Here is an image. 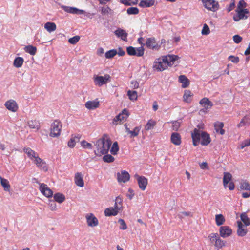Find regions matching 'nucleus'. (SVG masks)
<instances>
[{
	"mask_svg": "<svg viewBox=\"0 0 250 250\" xmlns=\"http://www.w3.org/2000/svg\"><path fill=\"white\" fill-rule=\"evenodd\" d=\"M220 237L217 233H211L208 236L210 243L217 250L222 249L226 245V241L222 240Z\"/></svg>",
	"mask_w": 250,
	"mask_h": 250,
	"instance_id": "5",
	"label": "nucleus"
},
{
	"mask_svg": "<svg viewBox=\"0 0 250 250\" xmlns=\"http://www.w3.org/2000/svg\"><path fill=\"white\" fill-rule=\"evenodd\" d=\"M179 82L182 83V88L188 87L190 84L188 79L185 75H180L178 78Z\"/></svg>",
	"mask_w": 250,
	"mask_h": 250,
	"instance_id": "26",
	"label": "nucleus"
},
{
	"mask_svg": "<svg viewBox=\"0 0 250 250\" xmlns=\"http://www.w3.org/2000/svg\"><path fill=\"white\" fill-rule=\"evenodd\" d=\"M135 177L137 181L139 188L142 190H145L148 184L147 178L138 175H135Z\"/></svg>",
	"mask_w": 250,
	"mask_h": 250,
	"instance_id": "13",
	"label": "nucleus"
},
{
	"mask_svg": "<svg viewBox=\"0 0 250 250\" xmlns=\"http://www.w3.org/2000/svg\"><path fill=\"white\" fill-rule=\"evenodd\" d=\"M93 80L95 86L101 87L111 81V76L108 74L104 76L95 74L93 76Z\"/></svg>",
	"mask_w": 250,
	"mask_h": 250,
	"instance_id": "6",
	"label": "nucleus"
},
{
	"mask_svg": "<svg viewBox=\"0 0 250 250\" xmlns=\"http://www.w3.org/2000/svg\"><path fill=\"white\" fill-rule=\"evenodd\" d=\"M250 145V140H245L241 145V149H243L245 147Z\"/></svg>",
	"mask_w": 250,
	"mask_h": 250,
	"instance_id": "61",
	"label": "nucleus"
},
{
	"mask_svg": "<svg viewBox=\"0 0 250 250\" xmlns=\"http://www.w3.org/2000/svg\"><path fill=\"white\" fill-rule=\"evenodd\" d=\"M126 12L128 15H137L139 13V9L137 7H131L127 9Z\"/></svg>",
	"mask_w": 250,
	"mask_h": 250,
	"instance_id": "47",
	"label": "nucleus"
},
{
	"mask_svg": "<svg viewBox=\"0 0 250 250\" xmlns=\"http://www.w3.org/2000/svg\"><path fill=\"white\" fill-rule=\"evenodd\" d=\"M237 12L238 13V16L233 17V20L235 21H238L240 19L247 18V16H245V14L249 13V11L247 9H237Z\"/></svg>",
	"mask_w": 250,
	"mask_h": 250,
	"instance_id": "18",
	"label": "nucleus"
},
{
	"mask_svg": "<svg viewBox=\"0 0 250 250\" xmlns=\"http://www.w3.org/2000/svg\"><path fill=\"white\" fill-rule=\"evenodd\" d=\"M245 125H249V124H248L247 122H246V119L244 117L242 120L241 121H240V122L239 123V124H238L237 125V127H242Z\"/></svg>",
	"mask_w": 250,
	"mask_h": 250,
	"instance_id": "62",
	"label": "nucleus"
},
{
	"mask_svg": "<svg viewBox=\"0 0 250 250\" xmlns=\"http://www.w3.org/2000/svg\"><path fill=\"white\" fill-rule=\"evenodd\" d=\"M5 106L7 109L12 112L17 110L18 106L16 102L13 100H10L5 103Z\"/></svg>",
	"mask_w": 250,
	"mask_h": 250,
	"instance_id": "17",
	"label": "nucleus"
},
{
	"mask_svg": "<svg viewBox=\"0 0 250 250\" xmlns=\"http://www.w3.org/2000/svg\"><path fill=\"white\" fill-rule=\"evenodd\" d=\"M215 219L216 224L218 226H220L223 225L225 221V219L224 217L221 214L216 215Z\"/></svg>",
	"mask_w": 250,
	"mask_h": 250,
	"instance_id": "37",
	"label": "nucleus"
},
{
	"mask_svg": "<svg viewBox=\"0 0 250 250\" xmlns=\"http://www.w3.org/2000/svg\"><path fill=\"white\" fill-rule=\"evenodd\" d=\"M23 151L31 160H33L38 156L36 152L30 148H24Z\"/></svg>",
	"mask_w": 250,
	"mask_h": 250,
	"instance_id": "30",
	"label": "nucleus"
},
{
	"mask_svg": "<svg viewBox=\"0 0 250 250\" xmlns=\"http://www.w3.org/2000/svg\"><path fill=\"white\" fill-rule=\"evenodd\" d=\"M119 148L117 142L113 143L111 148L110 149V152L113 155H116L119 151Z\"/></svg>",
	"mask_w": 250,
	"mask_h": 250,
	"instance_id": "45",
	"label": "nucleus"
},
{
	"mask_svg": "<svg viewBox=\"0 0 250 250\" xmlns=\"http://www.w3.org/2000/svg\"><path fill=\"white\" fill-rule=\"evenodd\" d=\"M62 125L61 122L55 120L52 124L50 128V136L52 137H57L60 135Z\"/></svg>",
	"mask_w": 250,
	"mask_h": 250,
	"instance_id": "7",
	"label": "nucleus"
},
{
	"mask_svg": "<svg viewBox=\"0 0 250 250\" xmlns=\"http://www.w3.org/2000/svg\"><path fill=\"white\" fill-rule=\"evenodd\" d=\"M192 216V214L190 212L183 211V212H181L180 213V214H179L178 215V216H179V218H180V219L183 218L185 216Z\"/></svg>",
	"mask_w": 250,
	"mask_h": 250,
	"instance_id": "55",
	"label": "nucleus"
},
{
	"mask_svg": "<svg viewBox=\"0 0 250 250\" xmlns=\"http://www.w3.org/2000/svg\"><path fill=\"white\" fill-rule=\"evenodd\" d=\"M115 34L124 41H126L127 33L123 29L118 28L114 31Z\"/></svg>",
	"mask_w": 250,
	"mask_h": 250,
	"instance_id": "27",
	"label": "nucleus"
},
{
	"mask_svg": "<svg viewBox=\"0 0 250 250\" xmlns=\"http://www.w3.org/2000/svg\"><path fill=\"white\" fill-rule=\"evenodd\" d=\"M126 52L129 56L142 57L144 54V48L142 46L135 48L130 46L126 48Z\"/></svg>",
	"mask_w": 250,
	"mask_h": 250,
	"instance_id": "9",
	"label": "nucleus"
},
{
	"mask_svg": "<svg viewBox=\"0 0 250 250\" xmlns=\"http://www.w3.org/2000/svg\"><path fill=\"white\" fill-rule=\"evenodd\" d=\"M85 106L89 110H93L99 106V102L97 101H88L85 104Z\"/></svg>",
	"mask_w": 250,
	"mask_h": 250,
	"instance_id": "23",
	"label": "nucleus"
},
{
	"mask_svg": "<svg viewBox=\"0 0 250 250\" xmlns=\"http://www.w3.org/2000/svg\"><path fill=\"white\" fill-rule=\"evenodd\" d=\"M172 123V129L173 130L177 131L180 126V123L178 121H174Z\"/></svg>",
	"mask_w": 250,
	"mask_h": 250,
	"instance_id": "56",
	"label": "nucleus"
},
{
	"mask_svg": "<svg viewBox=\"0 0 250 250\" xmlns=\"http://www.w3.org/2000/svg\"><path fill=\"white\" fill-rule=\"evenodd\" d=\"M146 46L150 49L158 50L160 46L156 43L154 38H148L146 42Z\"/></svg>",
	"mask_w": 250,
	"mask_h": 250,
	"instance_id": "19",
	"label": "nucleus"
},
{
	"mask_svg": "<svg viewBox=\"0 0 250 250\" xmlns=\"http://www.w3.org/2000/svg\"><path fill=\"white\" fill-rule=\"evenodd\" d=\"M127 96L129 99L132 101H135L137 99V93L136 91H127Z\"/></svg>",
	"mask_w": 250,
	"mask_h": 250,
	"instance_id": "44",
	"label": "nucleus"
},
{
	"mask_svg": "<svg viewBox=\"0 0 250 250\" xmlns=\"http://www.w3.org/2000/svg\"><path fill=\"white\" fill-rule=\"evenodd\" d=\"M117 54L120 56H123L125 54V52L122 49L121 47H119L118 48V50L117 51Z\"/></svg>",
	"mask_w": 250,
	"mask_h": 250,
	"instance_id": "63",
	"label": "nucleus"
},
{
	"mask_svg": "<svg viewBox=\"0 0 250 250\" xmlns=\"http://www.w3.org/2000/svg\"><path fill=\"white\" fill-rule=\"evenodd\" d=\"M233 40L236 43H239L241 42L242 38L238 35H235L233 37Z\"/></svg>",
	"mask_w": 250,
	"mask_h": 250,
	"instance_id": "59",
	"label": "nucleus"
},
{
	"mask_svg": "<svg viewBox=\"0 0 250 250\" xmlns=\"http://www.w3.org/2000/svg\"><path fill=\"white\" fill-rule=\"evenodd\" d=\"M118 222L120 224L121 226L120 229L122 230H125L127 229V226L125 221L122 219H119Z\"/></svg>",
	"mask_w": 250,
	"mask_h": 250,
	"instance_id": "54",
	"label": "nucleus"
},
{
	"mask_svg": "<svg viewBox=\"0 0 250 250\" xmlns=\"http://www.w3.org/2000/svg\"><path fill=\"white\" fill-rule=\"evenodd\" d=\"M29 127L36 130H38L40 128V124L38 121L30 120L28 122Z\"/></svg>",
	"mask_w": 250,
	"mask_h": 250,
	"instance_id": "31",
	"label": "nucleus"
},
{
	"mask_svg": "<svg viewBox=\"0 0 250 250\" xmlns=\"http://www.w3.org/2000/svg\"><path fill=\"white\" fill-rule=\"evenodd\" d=\"M192 96L191 92L188 90H186L184 91L183 95V101L187 103H189L191 101V97Z\"/></svg>",
	"mask_w": 250,
	"mask_h": 250,
	"instance_id": "36",
	"label": "nucleus"
},
{
	"mask_svg": "<svg viewBox=\"0 0 250 250\" xmlns=\"http://www.w3.org/2000/svg\"><path fill=\"white\" fill-rule=\"evenodd\" d=\"M34 163L40 169L46 172L47 171V167L45 161L37 156L34 160Z\"/></svg>",
	"mask_w": 250,
	"mask_h": 250,
	"instance_id": "14",
	"label": "nucleus"
},
{
	"mask_svg": "<svg viewBox=\"0 0 250 250\" xmlns=\"http://www.w3.org/2000/svg\"><path fill=\"white\" fill-rule=\"evenodd\" d=\"M81 143L82 146L84 148L92 149V144L87 142L85 140L82 141Z\"/></svg>",
	"mask_w": 250,
	"mask_h": 250,
	"instance_id": "52",
	"label": "nucleus"
},
{
	"mask_svg": "<svg viewBox=\"0 0 250 250\" xmlns=\"http://www.w3.org/2000/svg\"><path fill=\"white\" fill-rule=\"evenodd\" d=\"M238 229L237 234L239 236H244L247 233V229L244 227L241 221H237Z\"/></svg>",
	"mask_w": 250,
	"mask_h": 250,
	"instance_id": "24",
	"label": "nucleus"
},
{
	"mask_svg": "<svg viewBox=\"0 0 250 250\" xmlns=\"http://www.w3.org/2000/svg\"><path fill=\"white\" fill-rule=\"evenodd\" d=\"M154 0H145L140 1L139 5L142 7H149L154 4Z\"/></svg>",
	"mask_w": 250,
	"mask_h": 250,
	"instance_id": "33",
	"label": "nucleus"
},
{
	"mask_svg": "<svg viewBox=\"0 0 250 250\" xmlns=\"http://www.w3.org/2000/svg\"><path fill=\"white\" fill-rule=\"evenodd\" d=\"M103 161L107 163L113 162L114 161V158L109 154L105 155L103 157Z\"/></svg>",
	"mask_w": 250,
	"mask_h": 250,
	"instance_id": "50",
	"label": "nucleus"
},
{
	"mask_svg": "<svg viewBox=\"0 0 250 250\" xmlns=\"http://www.w3.org/2000/svg\"><path fill=\"white\" fill-rule=\"evenodd\" d=\"M55 202V201H50L49 203V208L52 211H55L57 209V206Z\"/></svg>",
	"mask_w": 250,
	"mask_h": 250,
	"instance_id": "57",
	"label": "nucleus"
},
{
	"mask_svg": "<svg viewBox=\"0 0 250 250\" xmlns=\"http://www.w3.org/2000/svg\"><path fill=\"white\" fill-rule=\"evenodd\" d=\"M240 189L250 191V184L247 181H243L240 183Z\"/></svg>",
	"mask_w": 250,
	"mask_h": 250,
	"instance_id": "46",
	"label": "nucleus"
},
{
	"mask_svg": "<svg viewBox=\"0 0 250 250\" xmlns=\"http://www.w3.org/2000/svg\"><path fill=\"white\" fill-rule=\"evenodd\" d=\"M128 117V111L126 109H124L121 113L116 116L113 120V123L117 121H122L126 119Z\"/></svg>",
	"mask_w": 250,
	"mask_h": 250,
	"instance_id": "21",
	"label": "nucleus"
},
{
	"mask_svg": "<svg viewBox=\"0 0 250 250\" xmlns=\"http://www.w3.org/2000/svg\"><path fill=\"white\" fill-rule=\"evenodd\" d=\"M86 223L89 227H94L98 225V219L92 213H88L85 216Z\"/></svg>",
	"mask_w": 250,
	"mask_h": 250,
	"instance_id": "10",
	"label": "nucleus"
},
{
	"mask_svg": "<svg viewBox=\"0 0 250 250\" xmlns=\"http://www.w3.org/2000/svg\"><path fill=\"white\" fill-rule=\"evenodd\" d=\"M170 140L171 143L176 146H179L181 143V138L180 134L178 133H172L171 135Z\"/></svg>",
	"mask_w": 250,
	"mask_h": 250,
	"instance_id": "22",
	"label": "nucleus"
},
{
	"mask_svg": "<svg viewBox=\"0 0 250 250\" xmlns=\"http://www.w3.org/2000/svg\"><path fill=\"white\" fill-rule=\"evenodd\" d=\"M240 217L242 221L246 225V226H249L250 224V219L246 213H242Z\"/></svg>",
	"mask_w": 250,
	"mask_h": 250,
	"instance_id": "48",
	"label": "nucleus"
},
{
	"mask_svg": "<svg viewBox=\"0 0 250 250\" xmlns=\"http://www.w3.org/2000/svg\"><path fill=\"white\" fill-rule=\"evenodd\" d=\"M116 54H117V50L116 49H111L105 53V57L106 59H111Z\"/></svg>",
	"mask_w": 250,
	"mask_h": 250,
	"instance_id": "43",
	"label": "nucleus"
},
{
	"mask_svg": "<svg viewBox=\"0 0 250 250\" xmlns=\"http://www.w3.org/2000/svg\"><path fill=\"white\" fill-rule=\"evenodd\" d=\"M83 178V176L81 173L77 172L75 174L74 178L75 183L77 186L80 188H82L84 186Z\"/></svg>",
	"mask_w": 250,
	"mask_h": 250,
	"instance_id": "20",
	"label": "nucleus"
},
{
	"mask_svg": "<svg viewBox=\"0 0 250 250\" xmlns=\"http://www.w3.org/2000/svg\"><path fill=\"white\" fill-rule=\"evenodd\" d=\"M130 175L126 171H122L117 173V179L119 182L125 183L129 180Z\"/></svg>",
	"mask_w": 250,
	"mask_h": 250,
	"instance_id": "15",
	"label": "nucleus"
},
{
	"mask_svg": "<svg viewBox=\"0 0 250 250\" xmlns=\"http://www.w3.org/2000/svg\"><path fill=\"white\" fill-rule=\"evenodd\" d=\"M231 178L232 175L230 173L224 172L223 182L225 188H226L227 184L231 181Z\"/></svg>",
	"mask_w": 250,
	"mask_h": 250,
	"instance_id": "35",
	"label": "nucleus"
},
{
	"mask_svg": "<svg viewBox=\"0 0 250 250\" xmlns=\"http://www.w3.org/2000/svg\"><path fill=\"white\" fill-rule=\"evenodd\" d=\"M228 59L230 60L231 62L235 63H237L239 62V58L238 57H235L234 56H229L228 57Z\"/></svg>",
	"mask_w": 250,
	"mask_h": 250,
	"instance_id": "58",
	"label": "nucleus"
},
{
	"mask_svg": "<svg viewBox=\"0 0 250 250\" xmlns=\"http://www.w3.org/2000/svg\"><path fill=\"white\" fill-rule=\"evenodd\" d=\"M24 50L26 52L29 53L31 55H34L37 52V48L32 45H28L24 47Z\"/></svg>",
	"mask_w": 250,
	"mask_h": 250,
	"instance_id": "40",
	"label": "nucleus"
},
{
	"mask_svg": "<svg viewBox=\"0 0 250 250\" xmlns=\"http://www.w3.org/2000/svg\"><path fill=\"white\" fill-rule=\"evenodd\" d=\"M63 8L65 12L70 13L82 14L84 13L83 10H80L75 7L63 6Z\"/></svg>",
	"mask_w": 250,
	"mask_h": 250,
	"instance_id": "25",
	"label": "nucleus"
},
{
	"mask_svg": "<svg viewBox=\"0 0 250 250\" xmlns=\"http://www.w3.org/2000/svg\"><path fill=\"white\" fill-rule=\"evenodd\" d=\"M156 124V122L153 120H149L145 126V129L148 131L152 129Z\"/></svg>",
	"mask_w": 250,
	"mask_h": 250,
	"instance_id": "41",
	"label": "nucleus"
},
{
	"mask_svg": "<svg viewBox=\"0 0 250 250\" xmlns=\"http://www.w3.org/2000/svg\"><path fill=\"white\" fill-rule=\"evenodd\" d=\"M138 0H124L123 3L125 5H136L138 3Z\"/></svg>",
	"mask_w": 250,
	"mask_h": 250,
	"instance_id": "51",
	"label": "nucleus"
},
{
	"mask_svg": "<svg viewBox=\"0 0 250 250\" xmlns=\"http://www.w3.org/2000/svg\"><path fill=\"white\" fill-rule=\"evenodd\" d=\"M191 137L194 146H197L200 143L203 146H207L211 141L208 134L197 128H195L192 132Z\"/></svg>",
	"mask_w": 250,
	"mask_h": 250,
	"instance_id": "3",
	"label": "nucleus"
},
{
	"mask_svg": "<svg viewBox=\"0 0 250 250\" xmlns=\"http://www.w3.org/2000/svg\"><path fill=\"white\" fill-rule=\"evenodd\" d=\"M246 3L244 0H240L238 3L237 9H243V7L246 6Z\"/></svg>",
	"mask_w": 250,
	"mask_h": 250,
	"instance_id": "60",
	"label": "nucleus"
},
{
	"mask_svg": "<svg viewBox=\"0 0 250 250\" xmlns=\"http://www.w3.org/2000/svg\"><path fill=\"white\" fill-rule=\"evenodd\" d=\"M37 183L40 185V190L43 195L47 198L52 196L53 191L48 187L47 185L43 183L40 184L39 182Z\"/></svg>",
	"mask_w": 250,
	"mask_h": 250,
	"instance_id": "11",
	"label": "nucleus"
},
{
	"mask_svg": "<svg viewBox=\"0 0 250 250\" xmlns=\"http://www.w3.org/2000/svg\"><path fill=\"white\" fill-rule=\"evenodd\" d=\"M200 168L202 169H208V164L206 162H203L200 164Z\"/></svg>",
	"mask_w": 250,
	"mask_h": 250,
	"instance_id": "64",
	"label": "nucleus"
},
{
	"mask_svg": "<svg viewBox=\"0 0 250 250\" xmlns=\"http://www.w3.org/2000/svg\"><path fill=\"white\" fill-rule=\"evenodd\" d=\"M23 63V59L19 57L15 59L13 62V65L16 68L21 67Z\"/></svg>",
	"mask_w": 250,
	"mask_h": 250,
	"instance_id": "39",
	"label": "nucleus"
},
{
	"mask_svg": "<svg viewBox=\"0 0 250 250\" xmlns=\"http://www.w3.org/2000/svg\"><path fill=\"white\" fill-rule=\"evenodd\" d=\"M201 33L203 35H206L209 34V33H210L209 28L208 26L206 24H205L204 25Z\"/></svg>",
	"mask_w": 250,
	"mask_h": 250,
	"instance_id": "53",
	"label": "nucleus"
},
{
	"mask_svg": "<svg viewBox=\"0 0 250 250\" xmlns=\"http://www.w3.org/2000/svg\"><path fill=\"white\" fill-rule=\"evenodd\" d=\"M180 57L177 55H168L158 58L154 62L153 68L158 71H163L168 66H171L175 64V62L179 60Z\"/></svg>",
	"mask_w": 250,
	"mask_h": 250,
	"instance_id": "1",
	"label": "nucleus"
},
{
	"mask_svg": "<svg viewBox=\"0 0 250 250\" xmlns=\"http://www.w3.org/2000/svg\"><path fill=\"white\" fill-rule=\"evenodd\" d=\"M202 2L204 7L211 11L215 12L219 8L218 2L214 0H202Z\"/></svg>",
	"mask_w": 250,
	"mask_h": 250,
	"instance_id": "8",
	"label": "nucleus"
},
{
	"mask_svg": "<svg viewBox=\"0 0 250 250\" xmlns=\"http://www.w3.org/2000/svg\"><path fill=\"white\" fill-rule=\"evenodd\" d=\"M95 146V154L97 156H101L108 152L111 146V141L108 136L104 134L96 142Z\"/></svg>",
	"mask_w": 250,
	"mask_h": 250,
	"instance_id": "2",
	"label": "nucleus"
},
{
	"mask_svg": "<svg viewBox=\"0 0 250 250\" xmlns=\"http://www.w3.org/2000/svg\"><path fill=\"white\" fill-rule=\"evenodd\" d=\"M54 199L55 202L59 203H62L65 199V196L61 193H57L54 195Z\"/></svg>",
	"mask_w": 250,
	"mask_h": 250,
	"instance_id": "38",
	"label": "nucleus"
},
{
	"mask_svg": "<svg viewBox=\"0 0 250 250\" xmlns=\"http://www.w3.org/2000/svg\"><path fill=\"white\" fill-rule=\"evenodd\" d=\"M80 37L78 35L70 38L68 40V42L71 44H76L80 40Z\"/></svg>",
	"mask_w": 250,
	"mask_h": 250,
	"instance_id": "49",
	"label": "nucleus"
},
{
	"mask_svg": "<svg viewBox=\"0 0 250 250\" xmlns=\"http://www.w3.org/2000/svg\"><path fill=\"white\" fill-rule=\"evenodd\" d=\"M232 233L231 229L227 226H221L219 228V235L222 238L230 236Z\"/></svg>",
	"mask_w": 250,
	"mask_h": 250,
	"instance_id": "12",
	"label": "nucleus"
},
{
	"mask_svg": "<svg viewBox=\"0 0 250 250\" xmlns=\"http://www.w3.org/2000/svg\"><path fill=\"white\" fill-rule=\"evenodd\" d=\"M200 104L206 109L211 107L213 104L207 98H204L200 101Z\"/></svg>",
	"mask_w": 250,
	"mask_h": 250,
	"instance_id": "28",
	"label": "nucleus"
},
{
	"mask_svg": "<svg viewBox=\"0 0 250 250\" xmlns=\"http://www.w3.org/2000/svg\"><path fill=\"white\" fill-rule=\"evenodd\" d=\"M80 140V137L78 136H75L72 137L68 142V146L70 147H74L75 146L76 143L79 142Z\"/></svg>",
	"mask_w": 250,
	"mask_h": 250,
	"instance_id": "42",
	"label": "nucleus"
},
{
	"mask_svg": "<svg viewBox=\"0 0 250 250\" xmlns=\"http://www.w3.org/2000/svg\"><path fill=\"white\" fill-rule=\"evenodd\" d=\"M122 209L123 200L120 196H118L115 199L114 207L106 208L104 210V214L106 216H116Z\"/></svg>",
	"mask_w": 250,
	"mask_h": 250,
	"instance_id": "4",
	"label": "nucleus"
},
{
	"mask_svg": "<svg viewBox=\"0 0 250 250\" xmlns=\"http://www.w3.org/2000/svg\"><path fill=\"white\" fill-rule=\"evenodd\" d=\"M0 184L3 188L4 190L5 191H9L10 189V185L9 184V181L7 179L2 178L0 175Z\"/></svg>",
	"mask_w": 250,
	"mask_h": 250,
	"instance_id": "29",
	"label": "nucleus"
},
{
	"mask_svg": "<svg viewBox=\"0 0 250 250\" xmlns=\"http://www.w3.org/2000/svg\"><path fill=\"white\" fill-rule=\"evenodd\" d=\"M124 126L126 132L128 135H129L130 138L137 136L141 129V127L138 126L135 127L133 130H130L126 124H125Z\"/></svg>",
	"mask_w": 250,
	"mask_h": 250,
	"instance_id": "16",
	"label": "nucleus"
},
{
	"mask_svg": "<svg viewBox=\"0 0 250 250\" xmlns=\"http://www.w3.org/2000/svg\"><path fill=\"white\" fill-rule=\"evenodd\" d=\"M224 124L222 122H217L214 124V127L216 131L221 135L225 133V130L223 129Z\"/></svg>",
	"mask_w": 250,
	"mask_h": 250,
	"instance_id": "32",
	"label": "nucleus"
},
{
	"mask_svg": "<svg viewBox=\"0 0 250 250\" xmlns=\"http://www.w3.org/2000/svg\"><path fill=\"white\" fill-rule=\"evenodd\" d=\"M44 28L49 32H52L56 30V25L55 23L47 22L44 24Z\"/></svg>",
	"mask_w": 250,
	"mask_h": 250,
	"instance_id": "34",
	"label": "nucleus"
}]
</instances>
